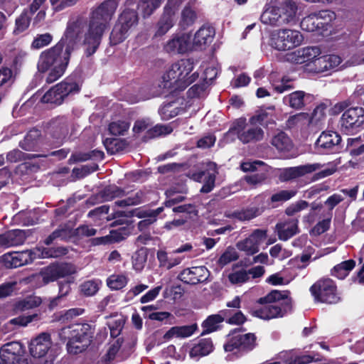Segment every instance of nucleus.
Segmentation results:
<instances>
[{
  "label": "nucleus",
  "instance_id": "56",
  "mask_svg": "<svg viewBox=\"0 0 364 364\" xmlns=\"http://www.w3.org/2000/svg\"><path fill=\"white\" fill-rule=\"evenodd\" d=\"M32 15L25 9L21 14L16 19V30L18 33L26 31L31 23Z\"/></svg>",
  "mask_w": 364,
  "mask_h": 364
},
{
  "label": "nucleus",
  "instance_id": "38",
  "mask_svg": "<svg viewBox=\"0 0 364 364\" xmlns=\"http://www.w3.org/2000/svg\"><path fill=\"white\" fill-rule=\"evenodd\" d=\"M117 23L129 31L132 26L137 24L138 14L134 10L126 9L119 16Z\"/></svg>",
  "mask_w": 364,
  "mask_h": 364
},
{
  "label": "nucleus",
  "instance_id": "50",
  "mask_svg": "<svg viewBox=\"0 0 364 364\" xmlns=\"http://www.w3.org/2000/svg\"><path fill=\"white\" fill-rule=\"evenodd\" d=\"M40 156H46V155L25 154L18 149H14L6 154V159L10 163H16L26 159H33Z\"/></svg>",
  "mask_w": 364,
  "mask_h": 364
},
{
  "label": "nucleus",
  "instance_id": "17",
  "mask_svg": "<svg viewBox=\"0 0 364 364\" xmlns=\"http://www.w3.org/2000/svg\"><path fill=\"white\" fill-rule=\"evenodd\" d=\"M191 48V35L189 33L173 35L164 46V50L171 54H183Z\"/></svg>",
  "mask_w": 364,
  "mask_h": 364
},
{
  "label": "nucleus",
  "instance_id": "37",
  "mask_svg": "<svg viewBox=\"0 0 364 364\" xmlns=\"http://www.w3.org/2000/svg\"><path fill=\"white\" fill-rule=\"evenodd\" d=\"M187 188L186 187H182L180 190L176 187H171L167 189L165 192L166 198H168L164 203L166 207H171L172 205L179 203L185 200V196H176V193H186Z\"/></svg>",
  "mask_w": 364,
  "mask_h": 364
},
{
  "label": "nucleus",
  "instance_id": "21",
  "mask_svg": "<svg viewBox=\"0 0 364 364\" xmlns=\"http://www.w3.org/2000/svg\"><path fill=\"white\" fill-rule=\"evenodd\" d=\"M314 100L312 95L304 91H294L284 97L283 102L292 109L299 110L303 109Z\"/></svg>",
  "mask_w": 364,
  "mask_h": 364
},
{
  "label": "nucleus",
  "instance_id": "64",
  "mask_svg": "<svg viewBox=\"0 0 364 364\" xmlns=\"http://www.w3.org/2000/svg\"><path fill=\"white\" fill-rule=\"evenodd\" d=\"M309 206V203L307 201L301 200L289 205L285 210V213L289 216H293Z\"/></svg>",
  "mask_w": 364,
  "mask_h": 364
},
{
  "label": "nucleus",
  "instance_id": "14",
  "mask_svg": "<svg viewBox=\"0 0 364 364\" xmlns=\"http://www.w3.org/2000/svg\"><path fill=\"white\" fill-rule=\"evenodd\" d=\"M74 272L73 266L69 263L52 264L43 268L38 277L41 278L43 284L50 282L72 274Z\"/></svg>",
  "mask_w": 364,
  "mask_h": 364
},
{
  "label": "nucleus",
  "instance_id": "63",
  "mask_svg": "<svg viewBox=\"0 0 364 364\" xmlns=\"http://www.w3.org/2000/svg\"><path fill=\"white\" fill-rule=\"evenodd\" d=\"M296 194V191L294 190H282L273 194L270 200L273 203H283L292 198Z\"/></svg>",
  "mask_w": 364,
  "mask_h": 364
},
{
  "label": "nucleus",
  "instance_id": "54",
  "mask_svg": "<svg viewBox=\"0 0 364 364\" xmlns=\"http://www.w3.org/2000/svg\"><path fill=\"white\" fill-rule=\"evenodd\" d=\"M103 144L110 154L122 151L124 146L123 141L117 138H107L103 140Z\"/></svg>",
  "mask_w": 364,
  "mask_h": 364
},
{
  "label": "nucleus",
  "instance_id": "46",
  "mask_svg": "<svg viewBox=\"0 0 364 364\" xmlns=\"http://www.w3.org/2000/svg\"><path fill=\"white\" fill-rule=\"evenodd\" d=\"M145 193L142 191H138L125 199L115 201L114 205L119 207L136 205L144 203L145 201Z\"/></svg>",
  "mask_w": 364,
  "mask_h": 364
},
{
  "label": "nucleus",
  "instance_id": "9",
  "mask_svg": "<svg viewBox=\"0 0 364 364\" xmlns=\"http://www.w3.org/2000/svg\"><path fill=\"white\" fill-rule=\"evenodd\" d=\"M310 292L317 302L334 304L341 300L336 284L328 278L316 282L310 287Z\"/></svg>",
  "mask_w": 364,
  "mask_h": 364
},
{
  "label": "nucleus",
  "instance_id": "33",
  "mask_svg": "<svg viewBox=\"0 0 364 364\" xmlns=\"http://www.w3.org/2000/svg\"><path fill=\"white\" fill-rule=\"evenodd\" d=\"M157 259L160 267L170 269L179 264L182 262L183 257L175 256L173 252L168 255L165 251L159 250L157 252Z\"/></svg>",
  "mask_w": 364,
  "mask_h": 364
},
{
  "label": "nucleus",
  "instance_id": "59",
  "mask_svg": "<svg viewBox=\"0 0 364 364\" xmlns=\"http://www.w3.org/2000/svg\"><path fill=\"white\" fill-rule=\"evenodd\" d=\"M101 194L104 200H112L115 198L123 196L124 191L116 186H113L105 188Z\"/></svg>",
  "mask_w": 364,
  "mask_h": 364
},
{
  "label": "nucleus",
  "instance_id": "44",
  "mask_svg": "<svg viewBox=\"0 0 364 364\" xmlns=\"http://www.w3.org/2000/svg\"><path fill=\"white\" fill-rule=\"evenodd\" d=\"M320 24L322 23L318 21L316 16L312 13L301 20L300 26L302 30L308 32L323 31Z\"/></svg>",
  "mask_w": 364,
  "mask_h": 364
},
{
  "label": "nucleus",
  "instance_id": "23",
  "mask_svg": "<svg viewBox=\"0 0 364 364\" xmlns=\"http://www.w3.org/2000/svg\"><path fill=\"white\" fill-rule=\"evenodd\" d=\"M215 32L212 26H203L195 33L191 42L192 48L195 49H203L210 44L213 40Z\"/></svg>",
  "mask_w": 364,
  "mask_h": 364
},
{
  "label": "nucleus",
  "instance_id": "53",
  "mask_svg": "<svg viewBox=\"0 0 364 364\" xmlns=\"http://www.w3.org/2000/svg\"><path fill=\"white\" fill-rule=\"evenodd\" d=\"M172 132V129L166 125L157 124L153 127H150L146 132L144 138V139H150L160 136L161 135H166Z\"/></svg>",
  "mask_w": 364,
  "mask_h": 364
},
{
  "label": "nucleus",
  "instance_id": "1",
  "mask_svg": "<svg viewBox=\"0 0 364 364\" xmlns=\"http://www.w3.org/2000/svg\"><path fill=\"white\" fill-rule=\"evenodd\" d=\"M78 28L75 23L67 26L60 41L53 47L40 55L38 69L41 73L49 70L46 82L50 84L58 80L65 73L70 61L71 53L75 49Z\"/></svg>",
  "mask_w": 364,
  "mask_h": 364
},
{
  "label": "nucleus",
  "instance_id": "41",
  "mask_svg": "<svg viewBox=\"0 0 364 364\" xmlns=\"http://www.w3.org/2000/svg\"><path fill=\"white\" fill-rule=\"evenodd\" d=\"M182 110L176 102L164 104L159 109V113L163 120H169L177 116Z\"/></svg>",
  "mask_w": 364,
  "mask_h": 364
},
{
  "label": "nucleus",
  "instance_id": "57",
  "mask_svg": "<svg viewBox=\"0 0 364 364\" xmlns=\"http://www.w3.org/2000/svg\"><path fill=\"white\" fill-rule=\"evenodd\" d=\"M216 174L217 171L215 169L208 171V173H206V176L203 181V185L200 191L201 193H208L212 191L215 187Z\"/></svg>",
  "mask_w": 364,
  "mask_h": 364
},
{
  "label": "nucleus",
  "instance_id": "51",
  "mask_svg": "<svg viewBox=\"0 0 364 364\" xmlns=\"http://www.w3.org/2000/svg\"><path fill=\"white\" fill-rule=\"evenodd\" d=\"M161 0H139V7L144 17L151 16L161 4Z\"/></svg>",
  "mask_w": 364,
  "mask_h": 364
},
{
  "label": "nucleus",
  "instance_id": "39",
  "mask_svg": "<svg viewBox=\"0 0 364 364\" xmlns=\"http://www.w3.org/2000/svg\"><path fill=\"white\" fill-rule=\"evenodd\" d=\"M355 262L353 259L343 261L333 267L331 270V274L340 279H343L355 267Z\"/></svg>",
  "mask_w": 364,
  "mask_h": 364
},
{
  "label": "nucleus",
  "instance_id": "25",
  "mask_svg": "<svg viewBox=\"0 0 364 364\" xmlns=\"http://www.w3.org/2000/svg\"><path fill=\"white\" fill-rule=\"evenodd\" d=\"M23 347L20 342L12 341L4 344L0 348V355L6 363H14L17 358L22 355Z\"/></svg>",
  "mask_w": 364,
  "mask_h": 364
},
{
  "label": "nucleus",
  "instance_id": "19",
  "mask_svg": "<svg viewBox=\"0 0 364 364\" xmlns=\"http://www.w3.org/2000/svg\"><path fill=\"white\" fill-rule=\"evenodd\" d=\"M208 270L204 266L192 267L182 270L178 279L185 284H197L208 279Z\"/></svg>",
  "mask_w": 364,
  "mask_h": 364
},
{
  "label": "nucleus",
  "instance_id": "35",
  "mask_svg": "<svg viewBox=\"0 0 364 364\" xmlns=\"http://www.w3.org/2000/svg\"><path fill=\"white\" fill-rule=\"evenodd\" d=\"M196 330V325L173 326L164 334V338L165 340H169L174 336L181 338L189 337Z\"/></svg>",
  "mask_w": 364,
  "mask_h": 364
},
{
  "label": "nucleus",
  "instance_id": "48",
  "mask_svg": "<svg viewBox=\"0 0 364 364\" xmlns=\"http://www.w3.org/2000/svg\"><path fill=\"white\" fill-rule=\"evenodd\" d=\"M128 281L124 274H112L107 279V285L112 290H119L127 284Z\"/></svg>",
  "mask_w": 364,
  "mask_h": 364
},
{
  "label": "nucleus",
  "instance_id": "61",
  "mask_svg": "<svg viewBox=\"0 0 364 364\" xmlns=\"http://www.w3.org/2000/svg\"><path fill=\"white\" fill-rule=\"evenodd\" d=\"M196 19V12L189 6H186L181 12L180 23L183 27L192 25Z\"/></svg>",
  "mask_w": 364,
  "mask_h": 364
},
{
  "label": "nucleus",
  "instance_id": "18",
  "mask_svg": "<svg viewBox=\"0 0 364 364\" xmlns=\"http://www.w3.org/2000/svg\"><path fill=\"white\" fill-rule=\"evenodd\" d=\"M323 164L320 163L306 164L298 166L289 167L282 170L280 178L284 181H289L299 177L304 176L320 170Z\"/></svg>",
  "mask_w": 364,
  "mask_h": 364
},
{
  "label": "nucleus",
  "instance_id": "7",
  "mask_svg": "<svg viewBox=\"0 0 364 364\" xmlns=\"http://www.w3.org/2000/svg\"><path fill=\"white\" fill-rule=\"evenodd\" d=\"M297 12V6L293 1H287L284 6L271 7L264 10L260 21L263 24L271 26H281L294 20Z\"/></svg>",
  "mask_w": 364,
  "mask_h": 364
},
{
  "label": "nucleus",
  "instance_id": "27",
  "mask_svg": "<svg viewBox=\"0 0 364 364\" xmlns=\"http://www.w3.org/2000/svg\"><path fill=\"white\" fill-rule=\"evenodd\" d=\"M262 213V208L256 206L248 207L240 210L226 211L225 216L228 218H235L240 221L252 220Z\"/></svg>",
  "mask_w": 364,
  "mask_h": 364
},
{
  "label": "nucleus",
  "instance_id": "45",
  "mask_svg": "<svg viewBox=\"0 0 364 364\" xmlns=\"http://www.w3.org/2000/svg\"><path fill=\"white\" fill-rule=\"evenodd\" d=\"M65 99L60 92V89L56 85L48 90L41 98L43 103L55 104L56 105H61Z\"/></svg>",
  "mask_w": 364,
  "mask_h": 364
},
{
  "label": "nucleus",
  "instance_id": "2",
  "mask_svg": "<svg viewBox=\"0 0 364 364\" xmlns=\"http://www.w3.org/2000/svg\"><path fill=\"white\" fill-rule=\"evenodd\" d=\"M117 8L115 0H106L92 11L84 38L87 56L92 55L97 50Z\"/></svg>",
  "mask_w": 364,
  "mask_h": 364
},
{
  "label": "nucleus",
  "instance_id": "11",
  "mask_svg": "<svg viewBox=\"0 0 364 364\" xmlns=\"http://www.w3.org/2000/svg\"><path fill=\"white\" fill-rule=\"evenodd\" d=\"M256 346V336L254 333H238L235 331L228 335L227 342L224 344L226 352L247 353L253 350Z\"/></svg>",
  "mask_w": 364,
  "mask_h": 364
},
{
  "label": "nucleus",
  "instance_id": "40",
  "mask_svg": "<svg viewBox=\"0 0 364 364\" xmlns=\"http://www.w3.org/2000/svg\"><path fill=\"white\" fill-rule=\"evenodd\" d=\"M222 315H223L225 321L230 324L241 325L246 321V317L240 310L223 309Z\"/></svg>",
  "mask_w": 364,
  "mask_h": 364
},
{
  "label": "nucleus",
  "instance_id": "30",
  "mask_svg": "<svg viewBox=\"0 0 364 364\" xmlns=\"http://www.w3.org/2000/svg\"><path fill=\"white\" fill-rule=\"evenodd\" d=\"M279 238L286 241L295 235L298 230V220H292L284 223H279L276 225Z\"/></svg>",
  "mask_w": 364,
  "mask_h": 364
},
{
  "label": "nucleus",
  "instance_id": "60",
  "mask_svg": "<svg viewBox=\"0 0 364 364\" xmlns=\"http://www.w3.org/2000/svg\"><path fill=\"white\" fill-rule=\"evenodd\" d=\"M53 40V36L49 33L37 35L32 43L31 48L34 49H40L49 45Z\"/></svg>",
  "mask_w": 364,
  "mask_h": 364
},
{
  "label": "nucleus",
  "instance_id": "20",
  "mask_svg": "<svg viewBox=\"0 0 364 364\" xmlns=\"http://www.w3.org/2000/svg\"><path fill=\"white\" fill-rule=\"evenodd\" d=\"M51 346L50 335L47 333H42L31 340L29 345V351L33 357L42 358L47 354Z\"/></svg>",
  "mask_w": 364,
  "mask_h": 364
},
{
  "label": "nucleus",
  "instance_id": "5",
  "mask_svg": "<svg viewBox=\"0 0 364 364\" xmlns=\"http://www.w3.org/2000/svg\"><path fill=\"white\" fill-rule=\"evenodd\" d=\"M91 330L88 323H74L62 328L58 335L62 341H67L68 352L77 354L84 351L90 345Z\"/></svg>",
  "mask_w": 364,
  "mask_h": 364
},
{
  "label": "nucleus",
  "instance_id": "3",
  "mask_svg": "<svg viewBox=\"0 0 364 364\" xmlns=\"http://www.w3.org/2000/svg\"><path fill=\"white\" fill-rule=\"evenodd\" d=\"M193 60L181 59L172 64L162 76L159 87L163 89L183 90L198 77V73H192Z\"/></svg>",
  "mask_w": 364,
  "mask_h": 364
},
{
  "label": "nucleus",
  "instance_id": "4",
  "mask_svg": "<svg viewBox=\"0 0 364 364\" xmlns=\"http://www.w3.org/2000/svg\"><path fill=\"white\" fill-rule=\"evenodd\" d=\"M289 294V291H272L259 299V303L264 305L254 311L252 314L264 320L284 316L291 308V299Z\"/></svg>",
  "mask_w": 364,
  "mask_h": 364
},
{
  "label": "nucleus",
  "instance_id": "49",
  "mask_svg": "<svg viewBox=\"0 0 364 364\" xmlns=\"http://www.w3.org/2000/svg\"><path fill=\"white\" fill-rule=\"evenodd\" d=\"M125 238L124 230H113L108 235L97 237V244H108L119 242Z\"/></svg>",
  "mask_w": 364,
  "mask_h": 364
},
{
  "label": "nucleus",
  "instance_id": "42",
  "mask_svg": "<svg viewBox=\"0 0 364 364\" xmlns=\"http://www.w3.org/2000/svg\"><path fill=\"white\" fill-rule=\"evenodd\" d=\"M213 349L210 339H202L191 350L190 355L194 356H204L209 354Z\"/></svg>",
  "mask_w": 364,
  "mask_h": 364
},
{
  "label": "nucleus",
  "instance_id": "36",
  "mask_svg": "<svg viewBox=\"0 0 364 364\" xmlns=\"http://www.w3.org/2000/svg\"><path fill=\"white\" fill-rule=\"evenodd\" d=\"M105 154L102 151L94 149L89 152H75L71 155L69 159L70 164L87 160H102L104 159Z\"/></svg>",
  "mask_w": 364,
  "mask_h": 364
},
{
  "label": "nucleus",
  "instance_id": "32",
  "mask_svg": "<svg viewBox=\"0 0 364 364\" xmlns=\"http://www.w3.org/2000/svg\"><path fill=\"white\" fill-rule=\"evenodd\" d=\"M50 132L54 139L61 144L68 134V124L67 121L61 117L53 120L50 124Z\"/></svg>",
  "mask_w": 364,
  "mask_h": 364
},
{
  "label": "nucleus",
  "instance_id": "29",
  "mask_svg": "<svg viewBox=\"0 0 364 364\" xmlns=\"http://www.w3.org/2000/svg\"><path fill=\"white\" fill-rule=\"evenodd\" d=\"M271 144L280 153H287L293 148V142L284 132L274 134L270 141Z\"/></svg>",
  "mask_w": 364,
  "mask_h": 364
},
{
  "label": "nucleus",
  "instance_id": "24",
  "mask_svg": "<svg viewBox=\"0 0 364 364\" xmlns=\"http://www.w3.org/2000/svg\"><path fill=\"white\" fill-rule=\"evenodd\" d=\"M341 62V57L336 55L320 56L314 60V71L320 73L334 70Z\"/></svg>",
  "mask_w": 364,
  "mask_h": 364
},
{
  "label": "nucleus",
  "instance_id": "12",
  "mask_svg": "<svg viewBox=\"0 0 364 364\" xmlns=\"http://www.w3.org/2000/svg\"><path fill=\"white\" fill-rule=\"evenodd\" d=\"M316 150L322 154H335L343 149L341 136L334 131H324L315 142Z\"/></svg>",
  "mask_w": 364,
  "mask_h": 364
},
{
  "label": "nucleus",
  "instance_id": "55",
  "mask_svg": "<svg viewBox=\"0 0 364 364\" xmlns=\"http://www.w3.org/2000/svg\"><path fill=\"white\" fill-rule=\"evenodd\" d=\"M129 128V123L124 120L112 122L109 124V132L114 136L124 135Z\"/></svg>",
  "mask_w": 364,
  "mask_h": 364
},
{
  "label": "nucleus",
  "instance_id": "15",
  "mask_svg": "<svg viewBox=\"0 0 364 364\" xmlns=\"http://www.w3.org/2000/svg\"><path fill=\"white\" fill-rule=\"evenodd\" d=\"M36 258L32 250L7 252L0 257V264L7 269L17 268L31 263Z\"/></svg>",
  "mask_w": 364,
  "mask_h": 364
},
{
  "label": "nucleus",
  "instance_id": "10",
  "mask_svg": "<svg viewBox=\"0 0 364 364\" xmlns=\"http://www.w3.org/2000/svg\"><path fill=\"white\" fill-rule=\"evenodd\" d=\"M364 124V108L350 107L345 110L339 120V127L346 134H353L363 129Z\"/></svg>",
  "mask_w": 364,
  "mask_h": 364
},
{
  "label": "nucleus",
  "instance_id": "62",
  "mask_svg": "<svg viewBox=\"0 0 364 364\" xmlns=\"http://www.w3.org/2000/svg\"><path fill=\"white\" fill-rule=\"evenodd\" d=\"M228 279L231 284L236 285H241L249 281L246 269H244L229 274Z\"/></svg>",
  "mask_w": 364,
  "mask_h": 364
},
{
  "label": "nucleus",
  "instance_id": "6",
  "mask_svg": "<svg viewBox=\"0 0 364 364\" xmlns=\"http://www.w3.org/2000/svg\"><path fill=\"white\" fill-rule=\"evenodd\" d=\"M235 136L244 144H255L264 139V132L258 124L240 117L232 123L225 134L228 139Z\"/></svg>",
  "mask_w": 364,
  "mask_h": 364
},
{
  "label": "nucleus",
  "instance_id": "8",
  "mask_svg": "<svg viewBox=\"0 0 364 364\" xmlns=\"http://www.w3.org/2000/svg\"><path fill=\"white\" fill-rule=\"evenodd\" d=\"M304 40L301 33L296 30L280 28L269 33L268 44L278 51H286L299 46Z\"/></svg>",
  "mask_w": 364,
  "mask_h": 364
},
{
  "label": "nucleus",
  "instance_id": "58",
  "mask_svg": "<svg viewBox=\"0 0 364 364\" xmlns=\"http://www.w3.org/2000/svg\"><path fill=\"white\" fill-rule=\"evenodd\" d=\"M314 14L316 16L318 21L322 23L320 26L323 30H326L328 24L336 18V14L330 10H321Z\"/></svg>",
  "mask_w": 364,
  "mask_h": 364
},
{
  "label": "nucleus",
  "instance_id": "16",
  "mask_svg": "<svg viewBox=\"0 0 364 364\" xmlns=\"http://www.w3.org/2000/svg\"><path fill=\"white\" fill-rule=\"evenodd\" d=\"M267 230L256 229L246 239L237 244V248L246 252L247 255H253L259 250V245L266 239Z\"/></svg>",
  "mask_w": 364,
  "mask_h": 364
},
{
  "label": "nucleus",
  "instance_id": "47",
  "mask_svg": "<svg viewBox=\"0 0 364 364\" xmlns=\"http://www.w3.org/2000/svg\"><path fill=\"white\" fill-rule=\"evenodd\" d=\"M128 30L117 22L110 33L109 40L112 45H117L128 36Z\"/></svg>",
  "mask_w": 364,
  "mask_h": 364
},
{
  "label": "nucleus",
  "instance_id": "52",
  "mask_svg": "<svg viewBox=\"0 0 364 364\" xmlns=\"http://www.w3.org/2000/svg\"><path fill=\"white\" fill-rule=\"evenodd\" d=\"M41 302V299L38 296H28L18 301L16 304V309L19 311H25L40 306Z\"/></svg>",
  "mask_w": 364,
  "mask_h": 364
},
{
  "label": "nucleus",
  "instance_id": "28",
  "mask_svg": "<svg viewBox=\"0 0 364 364\" xmlns=\"http://www.w3.org/2000/svg\"><path fill=\"white\" fill-rule=\"evenodd\" d=\"M41 131L37 129L30 130L24 139L19 142V146L25 151H33L40 147Z\"/></svg>",
  "mask_w": 364,
  "mask_h": 364
},
{
  "label": "nucleus",
  "instance_id": "22",
  "mask_svg": "<svg viewBox=\"0 0 364 364\" xmlns=\"http://www.w3.org/2000/svg\"><path fill=\"white\" fill-rule=\"evenodd\" d=\"M26 234L24 230L15 229L0 234V248L16 247L24 243Z\"/></svg>",
  "mask_w": 364,
  "mask_h": 364
},
{
  "label": "nucleus",
  "instance_id": "43",
  "mask_svg": "<svg viewBox=\"0 0 364 364\" xmlns=\"http://www.w3.org/2000/svg\"><path fill=\"white\" fill-rule=\"evenodd\" d=\"M101 284L102 282L100 279L87 280L80 285V291L85 296H92L99 291Z\"/></svg>",
  "mask_w": 364,
  "mask_h": 364
},
{
  "label": "nucleus",
  "instance_id": "31",
  "mask_svg": "<svg viewBox=\"0 0 364 364\" xmlns=\"http://www.w3.org/2000/svg\"><path fill=\"white\" fill-rule=\"evenodd\" d=\"M56 87L60 89V92L65 100L77 94L80 90V85L73 76H69L57 84Z\"/></svg>",
  "mask_w": 364,
  "mask_h": 364
},
{
  "label": "nucleus",
  "instance_id": "26",
  "mask_svg": "<svg viewBox=\"0 0 364 364\" xmlns=\"http://www.w3.org/2000/svg\"><path fill=\"white\" fill-rule=\"evenodd\" d=\"M74 236L73 225L71 222L61 224L58 228L54 230L50 235H48L44 242L47 245L53 243L56 239L61 240H68Z\"/></svg>",
  "mask_w": 364,
  "mask_h": 364
},
{
  "label": "nucleus",
  "instance_id": "13",
  "mask_svg": "<svg viewBox=\"0 0 364 364\" xmlns=\"http://www.w3.org/2000/svg\"><path fill=\"white\" fill-rule=\"evenodd\" d=\"M181 4L182 0H168L164 8L163 14L157 23L155 36H163L173 27L176 22V14Z\"/></svg>",
  "mask_w": 364,
  "mask_h": 364
},
{
  "label": "nucleus",
  "instance_id": "34",
  "mask_svg": "<svg viewBox=\"0 0 364 364\" xmlns=\"http://www.w3.org/2000/svg\"><path fill=\"white\" fill-rule=\"evenodd\" d=\"M223 321H225V318L222 315V310L217 314L209 316L202 323L203 332L201 334H208L217 331Z\"/></svg>",
  "mask_w": 364,
  "mask_h": 364
}]
</instances>
